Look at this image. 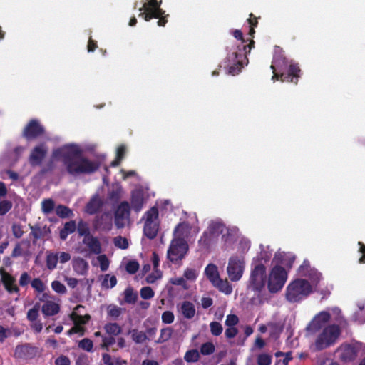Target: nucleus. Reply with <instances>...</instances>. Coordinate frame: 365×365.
<instances>
[{"mask_svg":"<svg viewBox=\"0 0 365 365\" xmlns=\"http://www.w3.org/2000/svg\"><path fill=\"white\" fill-rule=\"evenodd\" d=\"M31 287L39 294L46 290V285L39 278H35L31 282Z\"/></svg>","mask_w":365,"mask_h":365,"instance_id":"obj_35","label":"nucleus"},{"mask_svg":"<svg viewBox=\"0 0 365 365\" xmlns=\"http://www.w3.org/2000/svg\"><path fill=\"white\" fill-rule=\"evenodd\" d=\"M312 269L309 260L304 259L303 263L298 268L297 272L299 276L304 277L308 274Z\"/></svg>","mask_w":365,"mask_h":365,"instance_id":"obj_36","label":"nucleus"},{"mask_svg":"<svg viewBox=\"0 0 365 365\" xmlns=\"http://www.w3.org/2000/svg\"><path fill=\"white\" fill-rule=\"evenodd\" d=\"M48 153V148L45 143L36 145L31 151L29 162L32 167L39 166Z\"/></svg>","mask_w":365,"mask_h":365,"instance_id":"obj_14","label":"nucleus"},{"mask_svg":"<svg viewBox=\"0 0 365 365\" xmlns=\"http://www.w3.org/2000/svg\"><path fill=\"white\" fill-rule=\"evenodd\" d=\"M139 269V263L136 260L129 261L125 267L128 273L130 274H135Z\"/></svg>","mask_w":365,"mask_h":365,"instance_id":"obj_42","label":"nucleus"},{"mask_svg":"<svg viewBox=\"0 0 365 365\" xmlns=\"http://www.w3.org/2000/svg\"><path fill=\"white\" fill-rule=\"evenodd\" d=\"M287 279V273L282 266H274L269 274L268 289L271 293L281 290Z\"/></svg>","mask_w":365,"mask_h":365,"instance_id":"obj_8","label":"nucleus"},{"mask_svg":"<svg viewBox=\"0 0 365 365\" xmlns=\"http://www.w3.org/2000/svg\"><path fill=\"white\" fill-rule=\"evenodd\" d=\"M272 362V357L269 354H262L257 358L258 365H270Z\"/></svg>","mask_w":365,"mask_h":365,"instance_id":"obj_49","label":"nucleus"},{"mask_svg":"<svg viewBox=\"0 0 365 365\" xmlns=\"http://www.w3.org/2000/svg\"><path fill=\"white\" fill-rule=\"evenodd\" d=\"M117 283V279L115 276L109 277V275H106V277L103 282V286L107 288H112L115 286Z\"/></svg>","mask_w":365,"mask_h":365,"instance_id":"obj_54","label":"nucleus"},{"mask_svg":"<svg viewBox=\"0 0 365 365\" xmlns=\"http://www.w3.org/2000/svg\"><path fill=\"white\" fill-rule=\"evenodd\" d=\"M0 274L1 276V281L9 293H18L19 289L16 284V279L14 277L6 272L4 268H0Z\"/></svg>","mask_w":365,"mask_h":365,"instance_id":"obj_18","label":"nucleus"},{"mask_svg":"<svg viewBox=\"0 0 365 365\" xmlns=\"http://www.w3.org/2000/svg\"><path fill=\"white\" fill-rule=\"evenodd\" d=\"M278 59H274L271 65V69L273 72L272 79L281 81L282 82L294 83L297 84L299 78H300L301 69L298 64L292 63L289 66L287 73L277 71V66H278Z\"/></svg>","mask_w":365,"mask_h":365,"instance_id":"obj_4","label":"nucleus"},{"mask_svg":"<svg viewBox=\"0 0 365 365\" xmlns=\"http://www.w3.org/2000/svg\"><path fill=\"white\" fill-rule=\"evenodd\" d=\"M266 267L263 264H259L251 271L247 288L255 291L261 292L266 283Z\"/></svg>","mask_w":365,"mask_h":365,"instance_id":"obj_7","label":"nucleus"},{"mask_svg":"<svg viewBox=\"0 0 365 365\" xmlns=\"http://www.w3.org/2000/svg\"><path fill=\"white\" fill-rule=\"evenodd\" d=\"M58 261V253H49L46 256V267L48 269L53 270L56 267Z\"/></svg>","mask_w":365,"mask_h":365,"instance_id":"obj_31","label":"nucleus"},{"mask_svg":"<svg viewBox=\"0 0 365 365\" xmlns=\"http://www.w3.org/2000/svg\"><path fill=\"white\" fill-rule=\"evenodd\" d=\"M188 228L186 222H180L177 225L174 230V234L176 237H183L185 230Z\"/></svg>","mask_w":365,"mask_h":365,"instance_id":"obj_39","label":"nucleus"},{"mask_svg":"<svg viewBox=\"0 0 365 365\" xmlns=\"http://www.w3.org/2000/svg\"><path fill=\"white\" fill-rule=\"evenodd\" d=\"M215 350V346L212 342H207L201 346L200 352L203 355H210Z\"/></svg>","mask_w":365,"mask_h":365,"instance_id":"obj_41","label":"nucleus"},{"mask_svg":"<svg viewBox=\"0 0 365 365\" xmlns=\"http://www.w3.org/2000/svg\"><path fill=\"white\" fill-rule=\"evenodd\" d=\"M78 346L83 350L91 351L93 349V342L88 339H83L79 341Z\"/></svg>","mask_w":365,"mask_h":365,"instance_id":"obj_50","label":"nucleus"},{"mask_svg":"<svg viewBox=\"0 0 365 365\" xmlns=\"http://www.w3.org/2000/svg\"><path fill=\"white\" fill-rule=\"evenodd\" d=\"M200 354L197 350L192 349L186 352L185 355V360L187 362H195L198 360Z\"/></svg>","mask_w":365,"mask_h":365,"instance_id":"obj_40","label":"nucleus"},{"mask_svg":"<svg viewBox=\"0 0 365 365\" xmlns=\"http://www.w3.org/2000/svg\"><path fill=\"white\" fill-rule=\"evenodd\" d=\"M106 219H108V215L106 214L101 215V216H97L93 222V226L95 229L102 230H110L112 226L110 220L108 223H105V225L103 224V221Z\"/></svg>","mask_w":365,"mask_h":365,"instance_id":"obj_24","label":"nucleus"},{"mask_svg":"<svg viewBox=\"0 0 365 365\" xmlns=\"http://www.w3.org/2000/svg\"><path fill=\"white\" fill-rule=\"evenodd\" d=\"M172 334V330L170 328H164L161 330L160 336L158 340V342L162 343L168 340Z\"/></svg>","mask_w":365,"mask_h":365,"instance_id":"obj_48","label":"nucleus"},{"mask_svg":"<svg viewBox=\"0 0 365 365\" xmlns=\"http://www.w3.org/2000/svg\"><path fill=\"white\" fill-rule=\"evenodd\" d=\"M225 225L221 222L212 221L207 227V232L214 237H218L224 231Z\"/></svg>","mask_w":365,"mask_h":365,"instance_id":"obj_26","label":"nucleus"},{"mask_svg":"<svg viewBox=\"0 0 365 365\" xmlns=\"http://www.w3.org/2000/svg\"><path fill=\"white\" fill-rule=\"evenodd\" d=\"M31 348L28 346V345H21V346H18L16 348V350H15V354L18 356V357H24V356H26V354L29 351V349H31Z\"/></svg>","mask_w":365,"mask_h":365,"instance_id":"obj_51","label":"nucleus"},{"mask_svg":"<svg viewBox=\"0 0 365 365\" xmlns=\"http://www.w3.org/2000/svg\"><path fill=\"white\" fill-rule=\"evenodd\" d=\"M184 277L188 280L194 281L197 277L196 271L193 269H187L184 272Z\"/></svg>","mask_w":365,"mask_h":365,"instance_id":"obj_62","label":"nucleus"},{"mask_svg":"<svg viewBox=\"0 0 365 365\" xmlns=\"http://www.w3.org/2000/svg\"><path fill=\"white\" fill-rule=\"evenodd\" d=\"M170 282L173 284L181 286L185 290L188 289V286L187 284V282L184 279V277H178V278L171 279Z\"/></svg>","mask_w":365,"mask_h":365,"instance_id":"obj_58","label":"nucleus"},{"mask_svg":"<svg viewBox=\"0 0 365 365\" xmlns=\"http://www.w3.org/2000/svg\"><path fill=\"white\" fill-rule=\"evenodd\" d=\"M38 316V308H36V307L29 309L27 313V317L31 322L36 321Z\"/></svg>","mask_w":365,"mask_h":365,"instance_id":"obj_63","label":"nucleus"},{"mask_svg":"<svg viewBox=\"0 0 365 365\" xmlns=\"http://www.w3.org/2000/svg\"><path fill=\"white\" fill-rule=\"evenodd\" d=\"M132 338L135 342L142 343L145 340L146 335L142 331H133Z\"/></svg>","mask_w":365,"mask_h":365,"instance_id":"obj_57","label":"nucleus"},{"mask_svg":"<svg viewBox=\"0 0 365 365\" xmlns=\"http://www.w3.org/2000/svg\"><path fill=\"white\" fill-rule=\"evenodd\" d=\"M220 291L225 293V294H231L232 291V286L229 284V282L226 281L222 280L220 278L215 282V284Z\"/></svg>","mask_w":365,"mask_h":365,"instance_id":"obj_32","label":"nucleus"},{"mask_svg":"<svg viewBox=\"0 0 365 365\" xmlns=\"http://www.w3.org/2000/svg\"><path fill=\"white\" fill-rule=\"evenodd\" d=\"M238 317L235 314H229L227 317L225 324L227 327H234L238 323Z\"/></svg>","mask_w":365,"mask_h":365,"instance_id":"obj_61","label":"nucleus"},{"mask_svg":"<svg viewBox=\"0 0 365 365\" xmlns=\"http://www.w3.org/2000/svg\"><path fill=\"white\" fill-rule=\"evenodd\" d=\"M341 334L339 326L335 324L324 327L316 336L312 347L315 351H321L333 346L338 340Z\"/></svg>","mask_w":365,"mask_h":365,"instance_id":"obj_3","label":"nucleus"},{"mask_svg":"<svg viewBox=\"0 0 365 365\" xmlns=\"http://www.w3.org/2000/svg\"><path fill=\"white\" fill-rule=\"evenodd\" d=\"M12 202L8 200H0V215H5L12 208Z\"/></svg>","mask_w":365,"mask_h":365,"instance_id":"obj_38","label":"nucleus"},{"mask_svg":"<svg viewBox=\"0 0 365 365\" xmlns=\"http://www.w3.org/2000/svg\"><path fill=\"white\" fill-rule=\"evenodd\" d=\"M98 260L100 263V267L101 271L105 272L108 269L109 261L105 255H100L98 257Z\"/></svg>","mask_w":365,"mask_h":365,"instance_id":"obj_53","label":"nucleus"},{"mask_svg":"<svg viewBox=\"0 0 365 365\" xmlns=\"http://www.w3.org/2000/svg\"><path fill=\"white\" fill-rule=\"evenodd\" d=\"M104 202L98 194L94 195L86 205V212L94 215L103 207Z\"/></svg>","mask_w":365,"mask_h":365,"instance_id":"obj_19","label":"nucleus"},{"mask_svg":"<svg viewBox=\"0 0 365 365\" xmlns=\"http://www.w3.org/2000/svg\"><path fill=\"white\" fill-rule=\"evenodd\" d=\"M159 212L156 207H152L145 213V221L143 227L144 235L150 240L155 238L159 230Z\"/></svg>","mask_w":365,"mask_h":365,"instance_id":"obj_5","label":"nucleus"},{"mask_svg":"<svg viewBox=\"0 0 365 365\" xmlns=\"http://www.w3.org/2000/svg\"><path fill=\"white\" fill-rule=\"evenodd\" d=\"M56 214L61 218H68L73 215L72 210L63 205H58L55 209Z\"/></svg>","mask_w":365,"mask_h":365,"instance_id":"obj_27","label":"nucleus"},{"mask_svg":"<svg viewBox=\"0 0 365 365\" xmlns=\"http://www.w3.org/2000/svg\"><path fill=\"white\" fill-rule=\"evenodd\" d=\"M45 133V128L37 119H31L24 127L22 136L28 140L36 139Z\"/></svg>","mask_w":365,"mask_h":365,"instance_id":"obj_11","label":"nucleus"},{"mask_svg":"<svg viewBox=\"0 0 365 365\" xmlns=\"http://www.w3.org/2000/svg\"><path fill=\"white\" fill-rule=\"evenodd\" d=\"M253 39L239 41L236 48H233L227 56L229 73L233 76L239 73L245 64L248 62L247 54L255 47Z\"/></svg>","mask_w":365,"mask_h":365,"instance_id":"obj_2","label":"nucleus"},{"mask_svg":"<svg viewBox=\"0 0 365 365\" xmlns=\"http://www.w3.org/2000/svg\"><path fill=\"white\" fill-rule=\"evenodd\" d=\"M205 274L207 278L212 283L215 282L219 279V272L217 267L214 264H209L205 269Z\"/></svg>","mask_w":365,"mask_h":365,"instance_id":"obj_22","label":"nucleus"},{"mask_svg":"<svg viewBox=\"0 0 365 365\" xmlns=\"http://www.w3.org/2000/svg\"><path fill=\"white\" fill-rule=\"evenodd\" d=\"M55 207V202L51 198L44 199L41 202V210L44 214H50L51 213Z\"/></svg>","mask_w":365,"mask_h":365,"instance_id":"obj_30","label":"nucleus"},{"mask_svg":"<svg viewBox=\"0 0 365 365\" xmlns=\"http://www.w3.org/2000/svg\"><path fill=\"white\" fill-rule=\"evenodd\" d=\"M210 330L213 335L219 336L222 331V327L218 322H213L210 323Z\"/></svg>","mask_w":365,"mask_h":365,"instance_id":"obj_55","label":"nucleus"},{"mask_svg":"<svg viewBox=\"0 0 365 365\" xmlns=\"http://www.w3.org/2000/svg\"><path fill=\"white\" fill-rule=\"evenodd\" d=\"M113 243L115 247L125 250L128 247L129 243L127 238L122 236H117L113 239Z\"/></svg>","mask_w":365,"mask_h":365,"instance_id":"obj_37","label":"nucleus"},{"mask_svg":"<svg viewBox=\"0 0 365 365\" xmlns=\"http://www.w3.org/2000/svg\"><path fill=\"white\" fill-rule=\"evenodd\" d=\"M162 272L158 269H155V272L152 274H148L146 277V282L148 283H154L158 279L160 278Z\"/></svg>","mask_w":365,"mask_h":365,"instance_id":"obj_56","label":"nucleus"},{"mask_svg":"<svg viewBox=\"0 0 365 365\" xmlns=\"http://www.w3.org/2000/svg\"><path fill=\"white\" fill-rule=\"evenodd\" d=\"M105 329L107 333L112 335H118L121 331L120 327L116 323L108 324Z\"/></svg>","mask_w":365,"mask_h":365,"instance_id":"obj_43","label":"nucleus"},{"mask_svg":"<svg viewBox=\"0 0 365 365\" xmlns=\"http://www.w3.org/2000/svg\"><path fill=\"white\" fill-rule=\"evenodd\" d=\"M83 309V307L78 306L71 314V318L74 323V326L68 331V335L78 334L80 336H82L83 334L84 329L82 324H86L88 321L90 317L87 314H79L81 313V309Z\"/></svg>","mask_w":365,"mask_h":365,"instance_id":"obj_13","label":"nucleus"},{"mask_svg":"<svg viewBox=\"0 0 365 365\" xmlns=\"http://www.w3.org/2000/svg\"><path fill=\"white\" fill-rule=\"evenodd\" d=\"M121 195V189L117 188L115 190H113L108 193V199L114 202H118L120 198Z\"/></svg>","mask_w":365,"mask_h":365,"instance_id":"obj_52","label":"nucleus"},{"mask_svg":"<svg viewBox=\"0 0 365 365\" xmlns=\"http://www.w3.org/2000/svg\"><path fill=\"white\" fill-rule=\"evenodd\" d=\"M130 206L127 201L121 202L115 211V222L118 227H123L125 220L129 218Z\"/></svg>","mask_w":365,"mask_h":365,"instance_id":"obj_15","label":"nucleus"},{"mask_svg":"<svg viewBox=\"0 0 365 365\" xmlns=\"http://www.w3.org/2000/svg\"><path fill=\"white\" fill-rule=\"evenodd\" d=\"M312 291V285L307 280L297 279L287 286L285 297H307Z\"/></svg>","mask_w":365,"mask_h":365,"instance_id":"obj_9","label":"nucleus"},{"mask_svg":"<svg viewBox=\"0 0 365 365\" xmlns=\"http://www.w3.org/2000/svg\"><path fill=\"white\" fill-rule=\"evenodd\" d=\"M52 157L61 159L68 174L73 176L81 174H91L100 167L98 161L85 157L83 150L75 144L65 145L53 150Z\"/></svg>","mask_w":365,"mask_h":365,"instance_id":"obj_1","label":"nucleus"},{"mask_svg":"<svg viewBox=\"0 0 365 365\" xmlns=\"http://www.w3.org/2000/svg\"><path fill=\"white\" fill-rule=\"evenodd\" d=\"M108 314L113 317H117L120 314L121 310L115 305H109L107 308Z\"/></svg>","mask_w":365,"mask_h":365,"instance_id":"obj_59","label":"nucleus"},{"mask_svg":"<svg viewBox=\"0 0 365 365\" xmlns=\"http://www.w3.org/2000/svg\"><path fill=\"white\" fill-rule=\"evenodd\" d=\"M174 320V315L171 312L166 311L162 314V321L165 324H170Z\"/></svg>","mask_w":365,"mask_h":365,"instance_id":"obj_60","label":"nucleus"},{"mask_svg":"<svg viewBox=\"0 0 365 365\" xmlns=\"http://www.w3.org/2000/svg\"><path fill=\"white\" fill-rule=\"evenodd\" d=\"M31 230L30 235L33 237V243L36 244L38 240L48 239L50 237L51 231L48 226L46 225L42 226L41 223H36L34 225H29Z\"/></svg>","mask_w":365,"mask_h":365,"instance_id":"obj_16","label":"nucleus"},{"mask_svg":"<svg viewBox=\"0 0 365 365\" xmlns=\"http://www.w3.org/2000/svg\"><path fill=\"white\" fill-rule=\"evenodd\" d=\"M56 365H70L71 361L67 356H60L55 361Z\"/></svg>","mask_w":365,"mask_h":365,"instance_id":"obj_64","label":"nucleus"},{"mask_svg":"<svg viewBox=\"0 0 365 365\" xmlns=\"http://www.w3.org/2000/svg\"><path fill=\"white\" fill-rule=\"evenodd\" d=\"M52 289L57 293L63 294L66 293V288L61 282L55 280L51 283Z\"/></svg>","mask_w":365,"mask_h":365,"instance_id":"obj_45","label":"nucleus"},{"mask_svg":"<svg viewBox=\"0 0 365 365\" xmlns=\"http://www.w3.org/2000/svg\"><path fill=\"white\" fill-rule=\"evenodd\" d=\"M24 242L27 243L28 245H29L30 242L28 240H22L21 242H17L11 252V257L16 258V257H18L22 255L23 252H22V249L21 247V244L24 243Z\"/></svg>","mask_w":365,"mask_h":365,"instance_id":"obj_46","label":"nucleus"},{"mask_svg":"<svg viewBox=\"0 0 365 365\" xmlns=\"http://www.w3.org/2000/svg\"><path fill=\"white\" fill-rule=\"evenodd\" d=\"M59 310V304L53 302H47L42 307V312L45 316H53L57 314Z\"/></svg>","mask_w":365,"mask_h":365,"instance_id":"obj_25","label":"nucleus"},{"mask_svg":"<svg viewBox=\"0 0 365 365\" xmlns=\"http://www.w3.org/2000/svg\"><path fill=\"white\" fill-rule=\"evenodd\" d=\"M140 11L141 12L140 13L139 16L144 19L145 21H149L153 18H155L153 11L150 10V9L143 8V9H140Z\"/></svg>","mask_w":365,"mask_h":365,"instance_id":"obj_47","label":"nucleus"},{"mask_svg":"<svg viewBox=\"0 0 365 365\" xmlns=\"http://www.w3.org/2000/svg\"><path fill=\"white\" fill-rule=\"evenodd\" d=\"M131 207L135 212H139L144 203V199L142 193L139 191H134L131 194L130 198Z\"/></svg>","mask_w":365,"mask_h":365,"instance_id":"obj_21","label":"nucleus"},{"mask_svg":"<svg viewBox=\"0 0 365 365\" xmlns=\"http://www.w3.org/2000/svg\"><path fill=\"white\" fill-rule=\"evenodd\" d=\"M181 312L182 314L186 318H192L194 317L195 314V309L194 305L192 303L185 302H184L180 307Z\"/></svg>","mask_w":365,"mask_h":365,"instance_id":"obj_28","label":"nucleus"},{"mask_svg":"<svg viewBox=\"0 0 365 365\" xmlns=\"http://www.w3.org/2000/svg\"><path fill=\"white\" fill-rule=\"evenodd\" d=\"M76 229L78 235L80 236H84V238L91 235L90 233L88 224L82 220L78 222V225L76 226Z\"/></svg>","mask_w":365,"mask_h":365,"instance_id":"obj_29","label":"nucleus"},{"mask_svg":"<svg viewBox=\"0 0 365 365\" xmlns=\"http://www.w3.org/2000/svg\"><path fill=\"white\" fill-rule=\"evenodd\" d=\"M76 230V224L74 220L66 222L63 227L60 230L59 237L61 240H66L68 235L73 233Z\"/></svg>","mask_w":365,"mask_h":365,"instance_id":"obj_23","label":"nucleus"},{"mask_svg":"<svg viewBox=\"0 0 365 365\" xmlns=\"http://www.w3.org/2000/svg\"><path fill=\"white\" fill-rule=\"evenodd\" d=\"M11 231L13 235L17 239L21 238L24 234V231L22 229V226L20 224L17 223H14L12 225Z\"/></svg>","mask_w":365,"mask_h":365,"instance_id":"obj_44","label":"nucleus"},{"mask_svg":"<svg viewBox=\"0 0 365 365\" xmlns=\"http://www.w3.org/2000/svg\"><path fill=\"white\" fill-rule=\"evenodd\" d=\"M187 251L188 245L186 240L183 237H175L171 241L167 256L171 262L176 263L185 257Z\"/></svg>","mask_w":365,"mask_h":365,"instance_id":"obj_6","label":"nucleus"},{"mask_svg":"<svg viewBox=\"0 0 365 365\" xmlns=\"http://www.w3.org/2000/svg\"><path fill=\"white\" fill-rule=\"evenodd\" d=\"M361 344L358 342L344 344L341 345L336 350L339 357L344 361L354 360L359 351L361 349Z\"/></svg>","mask_w":365,"mask_h":365,"instance_id":"obj_12","label":"nucleus"},{"mask_svg":"<svg viewBox=\"0 0 365 365\" xmlns=\"http://www.w3.org/2000/svg\"><path fill=\"white\" fill-rule=\"evenodd\" d=\"M213 238L214 237L212 235H210L207 231H205L200 237L198 242L205 248H208L210 246Z\"/></svg>","mask_w":365,"mask_h":365,"instance_id":"obj_34","label":"nucleus"},{"mask_svg":"<svg viewBox=\"0 0 365 365\" xmlns=\"http://www.w3.org/2000/svg\"><path fill=\"white\" fill-rule=\"evenodd\" d=\"M83 243L88 247L91 253L98 255L102 251L101 242L96 237L91 235L83 238Z\"/></svg>","mask_w":365,"mask_h":365,"instance_id":"obj_20","label":"nucleus"},{"mask_svg":"<svg viewBox=\"0 0 365 365\" xmlns=\"http://www.w3.org/2000/svg\"><path fill=\"white\" fill-rule=\"evenodd\" d=\"M330 319V315L327 312H321L317 314L309 323L306 329L309 334H312L321 329Z\"/></svg>","mask_w":365,"mask_h":365,"instance_id":"obj_17","label":"nucleus"},{"mask_svg":"<svg viewBox=\"0 0 365 365\" xmlns=\"http://www.w3.org/2000/svg\"><path fill=\"white\" fill-rule=\"evenodd\" d=\"M304 277H308L312 284L315 287L317 286L322 278V274L314 268H313L310 272Z\"/></svg>","mask_w":365,"mask_h":365,"instance_id":"obj_33","label":"nucleus"},{"mask_svg":"<svg viewBox=\"0 0 365 365\" xmlns=\"http://www.w3.org/2000/svg\"><path fill=\"white\" fill-rule=\"evenodd\" d=\"M244 260L237 256H232L230 258L227 268L229 278L232 282L240 279L244 271Z\"/></svg>","mask_w":365,"mask_h":365,"instance_id":"obj_10","label":"nucleus"}]
</instances>
